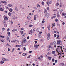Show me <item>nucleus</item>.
I'll list each match as a JSON object with an SVG mask.
<instances>
[{"instance_id": "72a5a7b5", "label": "nucleus", "mask_w": 66, "mask_h": 66, "mask_svg": "<svg viewBox=\"0 0 66 66\" xmlns=\"http://www.w3.org/2000/svg\"><path fill=\"white\" fill-rule=\"evenodd\" d=\"M9 11L11 12H12V11H13V10H12V9H10L9 10Z\"/></svg>"}, {"instance_id": "39448f33", "label": "nucleus", "mask_w": 66, "mask_h": 66, "mask_svg": "<svg viewBox=\"0 0 66 66\" xmlns=\"http://www.w3.org/2000/svg\"><path fill=\"white\" fill-rule=\"evenodd\" d=\"M26 40L25 38L23 39V42L22 43L23 44H24V43L26 42Z\"/></svg>"}, {"instance_id": "f257e3e1", "label": "nucleus", "mask_w": 66, "mask_h": 66, "mask_svg": "<svg viewBox=\"0 0 66 66\" xmlns=\"http://www.w3.org/2000/svg\"><path fill=\"white\" fill-rule=\"evenodd\" d=\"M50 33H48L47 34V40H48L49 39H50Z\"/></svg>"}, {"instance_id": "338daca9", "label": "nucleus", "mask_w": 66, "mask_h": 66, "mask_svg": "<svg viewBox=\"0 0 66 66\" xmlns=\"http://www.w3.org/2000/svg\"><path fill=\"white\" fill-rule=\"evenodd\" d=\"M60 16L59 14V15H57V17H60Z\"/></svg>"}, {"instance_id": "e2e57ef3", "label": "nucleus", "mask_w": 66, "mask_h": 66, "mask_svg": "<svg viewBox=\"0 0 66 66\" xmlns=\"http://www.w3.org/2000/svg\"><path fill=\"white\" fill-rule=\"evenodd\" d=\"M7 31H10V28H8L7 29Z\"/></svg>"}, {"instance_id": "bf43d9fd", "label": "nucleus", "mask_w": 66, "mask_h": 66, "mask_svg": "<svg viewBox=\"0 0 66 66\" xmlns=\"http://www.w3.org/2000/svg\"><path fill=\"white\" fill-rule=\"evenodd\" d=\"M14 50H15V48H13V50H12L11 52H13V51H14Z\"/></svg>"}, {"instance_id": "2f4dec72", "label": "nucleus", "mask_w": 66, "mask_h": 66, "mask_svg": "<svg viewBox=\"0 0 66 66\" xmlns=\"http://www.w3.org/2000/svg\"><path fill=\"white\" fill-rule=\"evenodd\" d=\"M55 17H56V16H53L52 17H51V19H53V18H55Z\"/></svg>"}, {"instance_id": "6e6d98bb", "label": "nucleus", "mask_w": 66, "mask_h": 66, "mask_svg": "<svg viewBox=\"0 0 66 66\" xmlns=\"http://www.w3.org/2000/svg\"><path fill=\"white\" fill-rule=\"evenodd\" d=\"M48 47L49 48H51V45H49Z\"/></svg>"}, {"instance_id": "20e7f679", "label": "nucleus", "mask_w": 66, "mask_h": 66, "mask_svg": "<svg viewBox=\"0 0 66 66\" xmlns=\"http://www.w3.org/2000/svg\"><path fill=\"white\" fill-rule=\"evenodd\" d=\"M56 51L58 53H59V52H60V49L59 48H57V49L56 50Z\"/></svg>"}, {"instance_id": "13d9d810", "label": "nucleus", "mask_w": 66, "mask_h": 66, "mask_svg": "<svg viewBox=\"0 0 66 66\" xmlns=\"http://www.w3.org/2000/svg\"><path fill=\"white\" fill-rule=\"evenodd\" d=\"M53 10L54 12H55V11H57V10L56 9H55V10Z\"/></svg>"}, {"instance_id": "aec40b11", "label": "nucleus", "mask_w": 66, "mask_h": 66, "mask_svg": "<svg viewBox=\"0 0 66 66\" xmlns=\"http://www.w3.org/2000/svg\"><path fill=\"white\" fill-rule=\"evenodd\" d=\"M35 47V48H38V45H34Z\"/></svg>"}, {"instance_id": "dca6fc26", "label": "nucleus", "mask_w": 66, "mask_h": 66, "mask_svg": "<svg viewBox=\"0 0 66 66\" xmlns=\"http://www.w3.org/2000/svg\"><path fill=\"white\" fill-rule=\"evenodd\" d=\"M0 63H1V64H3V63H4V61H2Z\"/></svg>"}, {"instance_id": "ea45409f", "label": "nucleus", "mask_w": 66, "mask_h": 66, "mask_svg": "<svg viewBox=\"0 0 66 66\" xmlns=\"http://www.w3.org/2000/svg\"><path fill=\"white\" fill-rule=\"evenodd\" d=\"M3 22L4 24L5 23H6V22L4 20H3Z\"/></svg>"}, {"instance_id": "79ce46f5", "label": "nucleus", "mask_w": 66, "mask_h": 66, "mask_svg": "<svg viewBox=\"0 0 66 66\" xmlns=\"http://www.w3.org/2000/svg\"><path fill=\"white\" fill-rule=\"evenodd\" d=\"M8 15L9 16H10L11 15V13L10 12H9L8 13Z\"/></svg>"}, {"instance_id": "f704fd0d", "label": "nucleus", "mask_w": 66, "mask_h": 66, "mask_svg": "<svg viewBox=\"0 0 66 66\" xmlns=\"http://www.w3.org/2000/svg\"><path fill=\"white\" fill-rule=\"evenodd\" d=\"M33 25H30L29 26V27H30V28H31V27H33Z\"/></svg>"}, {"instance_id": "ddd939ff", "label": "nucleus", "mask_w": 66, "mask_h": 66, "mask_svg": "<svg viewBox=\"0 0 66 66\" xmlns=\"http://www.w3.org/2000/svg\"><path fill=\"white\" fill-rule=\"evenodd\" d=\"M57 47H58V48H59V49H61V50H62V47L61 46H57Z\"/></svg>"}, {"instance_id": "cd10ccee", "label": "nucleus", "mask_w": 66, "mask_h": 66, "mask_svg": "<svg viewBox=\"0 0 66 66\" xmlns=\"http://www.w3.org/2000/svg\"><path fill=\"white\" fill-rule=\"evenodd\" d=\"M0 11H3L4 9L2 8H1L0 9Z\"/></svg>"}, {"instance_id": "864d4df0", "label": "nucleus", "mask_w": 66, "mask_h": 66, "mask_svg": "<svg viewBox=\"0 0 66 66\" xmlns=\"http://www.w3.org/2000/svg\"><path fill=\"white\" fill-rule=\"evenodd\" d=\"M21 30H24V29L23 28H21Z\"/></svg>"}, {"instance_id": "0e129e2a", "label": "nucleus", "mask_w": 66, "mask_h": 66, "mask_svg": "<svg viewBox=\"0 0 66 66\" xmlns=\"http://www.w3.org/2000/svg\"><path fill=\"white\" fill-rule=\"evenodd\" d=\"M37 6H38L39 7H40V5H39V4H37Z\"/></svg>"}, {"instance_id": "f03ea898", "label": "nucleus", "mask_w": 66, "mask_h": 66, "mask_svg": "<svg viewBox=\"0 0 66 66\" xmlns=\"http://www.w3.org/2000/svg\"><path fill=\"white\" fill-rule=\"evenodd\" d=\"M50 14L49 13H47L45 15V17H49V15Z\"/></svg>"}, {"instance_id": "423d86ee", "label": "nucleus", "mask_w": 66, "mask_h": 66, "mask_svg": "<svg viewBox=\"0 0 66 66\" xmlns=\"http://www.w3.org/2000/svg\"><path fill=\"white\" fill-rule=\"evenodd\" d=\"M34 20H35L36 19V18H36V16H37V15H34Z\"/></svg>"}, {"instance_id": "58836bf2", "label": "nucleus", "mask_w": 66, "mask_h": 66, "mask_svg": "<svg viewBox=\"0 0 66 66\" xmlns=\"http://www.w3.org/2000/svg\"><path fill=\"white\" fill-rule=\"evenodd\" d=\"M31 56V55H29L28 57L27 58H28V59H30V56Z\"/></svg>"}, {"instance_id": "bb28decb", "label": "nucleus", "mask_w": 66, "mask_h": 66, "mask_svg": "<svg viewBox=\"0 0 66 66\" xmlns=\"http://www.w3.org/2000/svg\"><path fill=\"white\" fill-rule=\"evenodd\" d=\"M0 37H1L2 38H4L5 37L4 36H2V35H1L0 36Z\"/></svg>"}, {"instance_id": "a878e982", "label": "nucleus", "mask_w": 66, "mask_h": 66, "mask_svg": "<svg viewBox=\"0 0 66 66\" xmlns=\"http://www.w3.org/2000/svg\"><path fill=\"white\" fill-rule=\"evenodd\" d=\"M38 37H39V38H41V37H42V36H41V35H38Z\"/></svg>"}, {"instance_id": "393cba45", "label": "nucleus", "mask_w": 66, "mask_h": 66, "mask_svg": "<svg viewBox=\"0 0 66 66\" xmlns=\"http://www.w3.org/2000/svg\"><path fill=\"white\" fill-rule=\"evenodd\" d=\"M62 15L63 16H65V15H66V13H62Z\"/></svg>"}, {"instance_id": "49530a36", "label": "nucleus", "mask_w": 66, "mask_h": 66, "mask_svg": "<svg viewBox=\"0 0 66 66\" xmlns=\"http://www.w3.org/2000/svg\"><path fill=\"white\" fill-rule=\"evenodd\" d=\"M35 28H34L33 30V33L34 32V31H35Z\"/></svg>"}, {"instance_id": "412c9836", "label": "nucleus", "mask_w": 66, "mask_h": 66, "mask_svg": "<svg viewBox=\"0 0 66 66\" xmlns=\"http://www.w3.org/2000/svg\"><path fill=\"white\" fill-rule=\"evenodd\" d=\"M61 65L63 66H66V64H64V63H61Z\"/></svg>"}, {"instance_id": "4468645a", "label": "nucleus", "mask_w": 66, "mask_h": 66, "mask_svg": "<svg viewBox=\"0 0 66 66\" xmlns=\"http://www.w3.org/2000/svg\"><path fill=\"white\" fill-rule=\"evenodd\" d=\"M27 18L28 19V20H30V19H31V17L29 16H28Z\"/></svg>"}, {"instance_id": "a18cd8bd", "label": "nucleus", "mask_w": 66, "mask_h": 66, "mask_svg": "<svg viewBox=\"0 0 66 66\" xmlns=\"http://www.w3.org/2000/svg\"><path fill=\"white\" fill-rule=\"evenodd\" d=\"M7 34H8V35H10V34H11V32H8L7 33Z\"/></svg>"}, {"instance_id": "de8ad7c7", "label": "nucleus", "mask_w": 66, "mask_h": 66, "mask_svg": "<svg viewBox=\"0 0 66 66\" xmlns=\"http://www.w3.org/2000/svg\"><path fill=\"white\" fill-rule=\"evenodd\" d=\"M1 42L2 43H4V40H1Z\"/></svg>"}, {"instance_id": "052dcab7", "label": "nucleus", "mask_w": 66, "mask_h": 66, "mask_svg": "<svg viewBox=\"0 0 66 66\" xmlns=\"http://www.w3.org/2000/svg\"><path fill=\"white\" fill-rule=\"evenodd\" d=\"M48 1H49V0H47V2H46V3L47 4H49V3H48Z\"/></svg>"}, {"instance_id": "e433bc0d", "label": "nucleus", "mask_w": 66, "mask_h": 66, "mask_svg": "<svg viewBox=\"0 0 66 66\" xmlns=\"http://www.w3.org/2000/svg\"><path fill=\"white\" fill-rule=\"evenodd\" d=\"M28 24V22H26L25 23V24L26 25H27Z\"/></svg>"}, {"instance_id": "5fc2aeb1", "label": "nucleus", "mask_w": 66, "mask_h": 66, "mask_svg": "<svg viewBox=\"0 0 66 66\" xmlns=\"http://www.w3.org/2000/svg\"><path fill=\"white\" fill-rule=\"evenodd\" d=\"M10 22L11 23V24H13V22H12V21H10Z\"/></svg>"}, {"instance_id": "5701e85b", "label": "nucleus", "mask_w": 66, "mask_h": 66, "mask_svg": "<svg viewBox=\"0 0 66 66\" xmlns=\"http://www.w3.org/2000/svg\"><path fill=\"white\" fill-rule=\"evenodd\" d=\"M4 19L5 20H8V18L7 17H5L4 18Z\"/></svg>"}, {"instance_id": "2eb2a0df", "label": "nucleus", "mask_w": 66, "mask_h": 66, "mask_svg": "<svg viewBox=\"0 0 66 66\" xmlns=\"http://www.w3.org/2000/svg\"><path fill=\"white\" fill-rule=\"evenodd\" d=\"M10 36H8L7 37V40H10Z\"/></svg>"}, {"instance_id": "6e6552de", "label": "nucleus", "mask_w": 66, "mask_h": 66, "mask_svg": "<svg viewBox=\"0 0 66 66\" xmlns=\"http://www.w3.org/2000/svg\"><path fill=\"white\" fill-rule=\"evenodd\" d=\"M61 42L62 41H61V40H59V41L57 42V44H60V43H61Z\"/></svg>"}, {"instance_id": "3c124183", "label": "nucleus", "mask_w": 66, "mask_h": 66, "mask_svg": "<svg viewBox=\"0 0 66 66\" xmlns=\"http://www.w3.org/2000/svg\"><path fill=\"white\" fill-rule=\"evenodd\" d=\"M3 3H5V4H6L7 3L5 1H4Z\"/></svg>"}, {"instance_id": "0eeeda50", "label": "nucleus", "mask_w": 66, "mask_h": 66, "mask_svg": "<svg viewBox=\"0 0 66 66\" xmlns=\"http://www.w3.org/2000/svg\"><path fill=\"white\" fill-rule=\"evenodd\" d=\"M7 6H9V7H13V5L12 4H9Z\"/></svg>"}, {"instance_id": "1a4fd4ad", "label": "nucleus", "mask_w": 66, "mask_h": 66, "mask_svg": "<svg viewBox=\"0 0 66 66\" xmlns=\"http://www.w3.org/2000/svg\"><path fill=\"white\" fill-rule=\"evenodd\" d=\"M12 18L13 19H17V17H15V16H12Z\"/></svg>"}, {"instance_id": "680f3d73", "label": "nucleus", "mask_w": 66, "mask_h": 66, "mask_svg": "<svg viewBox=\"0 0 66 66\" xmlns=\"http://www.w3.org/2000/svg\"><path fill=\"white\" fill-rule=\"evenodd\" d=\"M16 42V40H13L11 41V42Z\"/></svg>"}, {"instance_id": "c756f323", "label": "nucleus", "mask_w": 66, "mask_h": 66, "mask_svg": "<svg viewBox=\"0 0 66 66\" xmlns=\"http://www.w3.org/2000/svg\"><path fill=\"white\" fill-rule=\"evenodd\" d=\"M55 51H52V54H55Z\"/></svg>"}, {"instance_id": "b1692460", "label": "nucleus", "mask_w": 66, "mask_h": 66, "mask_svg": "<svg viewBox=\"0 0 66 66\" xmlns=\"http://www.w3.org/2000/svg\"><path fill=\"white\" fill-rule=\"evenodd\" d=\"M4 24V25L5 27H7V24H6V23L5 24Z\"/></svg>"}, {"instance_id": "774afa93", "label": "nucleus", "mask_w": 66, "mask_h": 66, "mask_svg": "<svg viewBox=\"0 0 66 66\" xmlns=\"http://www.w3.org/2000/svg\"><path fill=\"white\" fill-rule=\"evenodd\" d=\"M64 51H65V52H66V49H64Z\"/></svg>"}, {"instance_id": "a19ab883", "label": "nucleus", "mask_w": 66, "mask_h": 66, "mask_svg": "<svg viewBox=\"0 0 66 66\" xmlns=\"http://www.w3.org/2000/svg\"><path fill=\"white\" fill-rule=\"evenodd\" d=\"M52 61L53 62H54L55 60H54V58H53L52 59Z\"/></svg>"}, {"instance_id": "69168bd1", "label": "nucleus", "mask_w": 66, "mask_h": 66, "mask_svg": "<svg viewBox=\"0 0 66 66\" xmlns=\"http://www.w3.org/2000/svg\"><path fill=\"white\" fill-rule=\"evenodd\" d=\"M54 36V37H56V34H55Z\"/></svg>"}, {"instance_id": "7c9ffc66", "label": "nucleus", "mask_w": 66, "mask_h": 66, "mask_svg": "<svg viewBox=\"0 0 66 66\" xmlns=\"http://www.w3.org/2000/svg\"><path fill=\"white\" fill-rule=\"evenodd\" d=\"M22 55H23V56H25V55H26V53H23V54Z\"/></svg>"}, {"instance_id": "9d476101", "label": "nucleus", "mask_w": 66, "mask_h": 66, "mask_svg": "<svg viewBox=\"0 0 66 66\" xmlns=\"http://www.w3.org/2000/svg\"><path fill=\"white\" fill-rule=\"evenodd\" d=\"M52 45H56V42L55 41L54 42H53L52 43Z\"/></svg>"}, {"instance_id": "603ef678", "label": "nucleus", "mask_w": 66, "mask_h": 66, "mask_svg": "<svg viewBox=\"0 0 66 66\" xmlns=\"http://www.w3.org/2000/svg\"><path fill=\"white\" fill-rule=\"evenodd\" d=\"M59 5V3H57L56 4V6H58Z\"/></svg>"}, {"instance_id": "4be33fe9", "label": "nucleus", "mask_w": 66, "mask_h": 66, "mask_svg": "<svg viewBox=\"0 0 66 66\" xmlns=\"http://www.w3.org/2000/svg\"><path fill=\"white\" fill-rule=\"evenodd\" d=\"M44 12L45 14H46V13H47V10H45L44 11Z\"/></svg>"}, {"instance_id": "f3484780", "label": "nucleus", "mask_w": 66, "mask_h": 66, "mask_svg": "<svg viewBox=\"0 0 66 66\" xmlns=\"http://www.w3.org/2000/svg\"><path fill=\"white\" fill-rule=\"evenodd\" d=\"M2 60H3V61H6V59L5 58H2Z\"/></svg>"}, {"instance_id": "8fccbe9b", "label": "nucleus", "mask_w": 66, "mask_h": 66, "mask_svg": "<svg viewBox=\"0 0 66 66\" xmlns=\"http://www.w3.org/2000/svg\"><path fill=\"white\" fill-rule=\"evenodd\" d=\"M2 31H4L5 30V28H3L2 29Z\"/></svg>"}, {"instance_id": "f8f14e48", "label": "nucleus", "mask_w": 66, "mask_h": 66, "mask_svg": "<svg viewBox=\"0 0 66 66\" xmlns=\"http://www.w3.org/2000/svg\"><path fill=\"white\" fill-rule=\"evenodd\" d=\"M17 30L16 29H14L12 30V32H15L16 31H17Z\"/></svg>"}, {"instance_id": "37998d69", "label": "nucleus", "mask_w": 66, "mask_h": 66, "mask_svg": "<svg viewBox=\"0 0 66 66\" xmlns=\"http://www.w3.org/2000/svg\"><path fill=\"white\" fill-rule=\"evenodd\" d=\"M48 60H51L52 58L51 57H49L48 58Z\"/></svg>"}, {"instance_id": "c85d7f7f", "label": "nucleus", "mask_w": 66, "mask_h": 66, "mask_svg": "<svg viewBox=\"0 0 66 66\" xmlns=\"http://www.w3.org/2000/svg\"><path fill=\"white\" fill-rule=\"evenodd\" d=\"M50 54H51V53H50V52H48L47 53V55H50Z\"/></svg>"}, {"instance_id": "c9c22d12", "label": "nucleus", "mask_w": 66, "mask_h": 66, "mask_svg": "<svg viewBox=\"0 0 66 66\" xmlns=\"http://www.w3.org/2000/svg\"><path fill=\"white\" fill-rule=\"evenodd\" d=\"M20 45H15V47H20Z\"/></svg>"}, {"instance_id": "6ab92c4d", "label": "nucleus", "mask_w": 66, "mask_h": 66, "mask_svg": "<svg viewBox=\"0 0 66 66\" xmlns=\"http://www.w3.org/2000/svg\"><path fill=\"white\" fill-rule=\"evenodd\" d=\"M48 3L50 4H51V3H52V1L51 0H50L49 1Z\"/></svg>"}, {"instance_id": "a211bd4d", "label": "nucleus", "mask_w": 66, "mask_h": 66, "mask_svg": "<svg viewBox=\"0 0 66 66\" xmlns=\"http://www.w3.org/2000/svg\"><path fill=\"white\" fill-rule=\"evenodd\" d=\"M15 10L17 12L18 11V9L17 8V7L16 6L15 7Z\"/></svg>"}, {"instance_id": "4c0bfd02", "label": "nucleus", "mask_w": 66, "mask_h": 66, "mask_svg": "<svg viewBox=\"0 0 66 66\" xmlns=\"http://www.w3.org/2000/svg\"><path fill=\"white\" fill-rule=\"evenodd\" d=\"M37 59H38V60H40V57L39 56H38V57H37Z\"/></svg>"}, {"instance_id": "c03bdc74", "label": "nucleus", "mask_w": 66, "mask_h": 66, "mask_svg": "<svg viewBox=\"0 0 66 66\" xmlns=\"http://www.w3.org/2000/svg\"><path fill=\"white\" fill-rule=\"evenodd\" d=\"M59 38V35H58L57 37V39H58Z\"/></svg>"}, {"instance_id": "473e14b6", "label": "nucleus", "mask_w": 66, "mask_h": 66, "mask_svg": "<svg viewBox=\"0 0 66 66\" xmlns=\"http://www.w3.org/2000/svg\"><path fill=\"white\" fill-rule=\"evenodd\" d=\"M20 32L21 34H23V31H21Z\"/></svg>"}, {"instance_id": "7ed1b4c3", "label": "nucleus", "mask_w": 66, "mask_h": 66, "mask_svg": "<svg viewBox=\"0 0 66 66\" xmlns=\"http://www.w3.org/2000/svg\"><path fill=\"white\" fill-rule=\"evenodd\" d=\"M30 32H29V34L32 35V33H33V31L32 30H30L29 31Z\"/></svg>"}, {"instance_id": "9b49d317", "label": "nucleus", "mask_w": 66, "mask_h": 66, "mask_svg": "<svg viewBox=\"0 0 66 66\" xmlns=\"http://www.w3.org/2000/svg\"><path fill=\"white\" fill-rule=\"evenodd\" d=\"M25 36H26V33H24L23 34V35L22 36V38H23Z\"/></svg>"}, {"instance_id": "09e8293b", "label": "nucleus", "mask_w": 66, "mask_h": 66, "mask_svg": "<svg viewBox=\"0 0 66 66\" xmlns=\"http://www.w3.org/2000/svg\"><path fill=\"white\" fill-rule=\"evenodd\" d=\"M48 30H50V26H49L48 27Z\"/></svg>"}, {"instance_id": "4d7b16f0", "label": "nucleus", "mask_w": 66, "mask_h": 66, "mask_svg": "<svg viewBox=\"0 0 66 66\" xmlns=\"http://www.w3.org/2000/svg\"><path fill=\"white\" fill-rule=\"evenodd\" d=\"M26 50V48H25V47H24L23 48V50H24V51H25Z\"/></svg>"}]
</instances>
